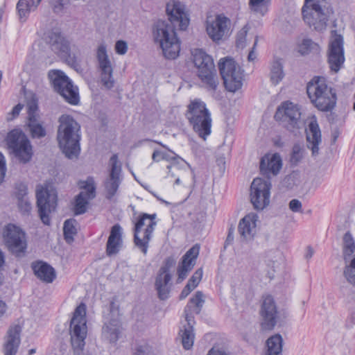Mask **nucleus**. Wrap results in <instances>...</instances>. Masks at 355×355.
<instances>
[{
  "mask_svg": "<svg viewBox=\"0 0 355 355\" xmlns=\"http://www.w3.org/2000/svg\"><path fill=\"white\" fill-rule=\"evenodd\" d=\"M169 21L159 20L153 27V35L156 42L162 48L164 56L167 59H175L180 51V43L177 37L173 23H179L181 30L189 25V19L185 12L184 5L172 0L166 4V8Z\"/></svg>",
  "mask_w": 355,
  "mask_h": 355,
  "instance_id": "obj_1",
  "label": "nucleus"
},
{
  "mask_svg": "<svg viewBox=\"0 0 355 355\" xmlns=\"http://www.w3.org/2000/svg\"><path fill=\"white\" fill-rule=\"evenodd\" d=\"M57 140L59 147L69 159L76 158L80 153V126L70 115L62 114L58 119Z\"/></svg>",
  "mask_w": 355,
  "mask_h": 355,
  "instance_id": "obj_2",
  "label": "nucleus"
},
{
  "mask_svg": "<svg viewBox=\"0 0 355 355\" xmlns=\"http://www.w3.org/2000/svg\"><path fill=\"white\" fill-rule=\"evenodd\" d=\"M306 92L311 103L320 111H331L336 104V94L324 77H314L308 83Z\"/></svg>",
  "mask_w": 355,
  "mask_h": 355,
  "instance_id": "obj_3",
  "label": "nucleus"
},
{
  "mask_svg": "<svg viewBox=\"0 0 355 355\" xmlns=\"http://www.w3.org/2000/svg\"><path fill=\"white\" fill-rule=\"evenodd\" d=\"M192 61L197 69V75L203 86L210 92H214L219 85L214 60L201 49L191 51Z\"/></svg>",
  "mask_w": 355,
  "mask_h": 355,
  "instance_id": "obj_4",
  "label": "nucleus"
},
{
  "mask_svg": "<svg viewBox=\"0 0 355 355\" xmlns=\"http://www.w3.org/2000/svg\"><path fill=\"white\" fill-rule=\"evenodd\" d=\"M186 117L195 132L206 140L211 132V117L206 104L200 99H194L187 106Z\"/></svg>",
  "mask_w": 355,
  "mask_h": 355,
  "instance_id": "obj_5",
  "label": "nucleus"
},
{
  "mask_svg": "<svg viewBox=\"0 0 355 355\" xmlns=\"http://www.w3.org/2000/svg\"><path fill=\"white\" fill-rule=\"evenodd\" d=\"M87 334L86 306L81 303L76 307L70 322L71 343L76 355L83 351Z\"/></svg>",
  "mask_w": 355,
  "mask_h": 355,
  "instance_id": "obj_6",
  "label": "nucleus"
},
{
  "mask_svg": "<svg viewBox=\"0 0 355 355\" xmlns=\"http://www.w3.org/2000/svg\"><path fill=\"white\" fill-rule=\"evenodd\" d=\"M156 217L155 214H141L134 227L135 245L144 255L147 254L149 243L157 225Z\"/></svg>",
  "mask_w": 355,
  "mask_h": 355,
  "instance_id": "obj_7",
  "label": "nucleus"
},
{
  "mask_svg": "<svg viewBox=\"0 0 355 355\" xmlns=\"http://www.w3.org/2000/svg\"><path fill=\"white\" fill-rule=\"evenodd\" d=\"M324 0H306L302 7L304 21L315 31L326 29L329 19L328 10Z\"/></svg>",
  "mask_w": 355,
  "mask_h": 355,
  "instance_id": "obj_8",
  "label": "nucleus"
},
{
  "mask_svg": "<svg viewBox=\"0 0 355 355\" xmlns=\"http://www.w3.org/2000/svg\"><path fill=\"white\" fill-rule=\"evenodd\" d=\"M218 69L227 90L235 92L243 85V74L240 66L232 58H221Z\"/></svg>",
  "mask_w": 355,
  "mask_h": 355,
  "instance_id": "obj_9",
  "label": "nucleus"
},
{
  "mask_svg": "<svg viewBox=\"0 0 355 355\" xmlns=\"http://www.w3.org/2000/svg\"><path fill=\"white\" fill-rule=\"evenodd\" d=\"M54 89L69 103L77 105L79 102L78 88L71 80L61 71L51 70L48 74Z\"/></svg>",
  "mask_w": 355,
  "mask_h": 355,
  "instance_id": "obj_10",
  "label": "nucleus"
},
{
  "mask_svg": "<svg viewBox=\"0 0 355 355\" xmlns=\"http://www.w3.org/2000/svg\"><path fill=\"white\" fill-rule=\"evenodd\" d=\"M6 141L9 149L23 163L29 162L33 155L32 146L26 135L19 130L10 131Z\"/></svg>",
  "mask_w": 355,
  "mask_h": 355,
  "instance_id": "obj_11",
  "label": "nucleus"
},
{
  "mask_svg": "<svg viewBox=\"0 0 355 355\" xmlns=\"http://www.w3.org/2000/svg\"><path fill=\"white\" fill-rule=\"evenodd\" d=\"M3 241L8 250L15 256L21 257L25 255L27 241L25 232L12 224H8L3 233Z\"/></svg>",
  "mask_w": 355,
  "mask_h": 355,
  "instance_id": "obj_12",
  "label": "nucleus"
},
{
  "mask_svg": "<svg viewBox=\"0 0 355 355\" xmlns=\"http://www.w3.org/2000/svg\"><path fill=\"white\" fill-rule=\"evenodd\" d=\"M45 40L55 54L65 58L69 63L75 62V56L71 53V43L59 29L54 28L48 31Z\"/></svg>",
  "mask_w": 355,
  "mask_h": 355,
  "instance_id": "obj_13",
  "label": "nucleus"
},
{
  "mask_svg": "<svg viewBox=\"0 0 355 355\" xmlns=\"http://www.w3.org/2000/svg\"><path fill=\"white\" fill-rule=\"evenodd\" d=\"M271 182L269 180L257 178L250 186V201L257 210H263L269 205Z\"/></svg>",
  "mask_w": 355,
  "mask_h": 355,
  "instance_id": "obj_14",
  "label": "nucleus"
},
{
  "mask_svg": "<svg viewBox=\"0 0 355 355\" xmlns=\"http://www.w3.org/2000/svg\"><path fill=\"white\" fill-rule=\"evenodd\" d=\"M171 177L175 178V184L193 189L195 186V175L189 165L182 158L178 157L167 166Z\"/></svg>",
  "mask_w": 355,
  "mask_h": 355,
  "instance_id": "obj_15",
  "label": "nucleus"
},
{
  "mask_svg": "<svg viewBox=\"0 0 355 355\" xmlns=\"http://www.w3.org/2000/svg\"><path fill=\"white\" fill-rule=\"evenodd\" d=\"M175 264V259L171 257H167L163 265L159 268L155 278V287L157 292L158 297L161 300L168 298L171 291L170 282L172 276L170 269Z\"/></svg>",
  "mask_w": 355,
  "mask_h": 355,
  "instance_id": "obj_16",
  "label": "nucleus"
},
{
  "mask_svg": "<svg viewBox=\"0 0 355 355\" xmlns=\"http://www.w3.org/2000/svg\"><path fill=\"white\" fill-rule=\"evenodd\" d=\"M37 206L40 218L44 225L50 224L49 214L56 206V196L38 185L36 189Z\"/></svg>",
  "mask_w": 355,
  "mask_h": 355,
  "instance_id": "obj_17",
  "label": "nucleus"
},
{
  "mask_svg": "<svg viewBox=\"0 0 355 355\" xmlns=\"http://www.w3.org/2000/svg\"><path fill=\"white\" fill-rule=\"evenodd\" d=\"M110 170L109 175L104 182L105 198L110 200L117 193L122 181L121 164L119 162L117 155H113L110 159Z\"/></svg>",
  "mask_w": 355,
  "mask_h": 355,
  "instance_id": "obj_18",
  "label": "nucleus"
},
{
  "mask_svg": "<svg viewBox=\"0 0 355 355\" xmlns=\"http://www.w3.org/2000/svg\"><path fill=\"white\" fill-rule=\"evenodd\" d=\"M96 58L100 71L101 81L107 89L114 87L113 67L108 57L106 45L101 44L96 51Z\"/></svg>",
  "mask_w": 355,
  "mask_h": 355,
  "instance_id": "obj_19",
  "label": "nucleus"
},
{
  "mask_svg": "<svg viewBox=\"0 0 355 355\" xmlns=\"http://www.w3.org/2000/svg\"><path fill=\"white\" fill-rule=\"evenodd\" d=\"M343 37L335 33L329 44L327 62L331 71L337 73L345 62Z\"/></svg>",
  "mask_w": 355,
  "mask_h": 355,
  "instance_id": "obj_20",
  "label": "nucleus"
},
{
  "mask_svg": "<svg viewBox=\"0 0 355 355\" xmlns=\"http://www.w3.org/2000/svg\"><path fill=\"white\" fill-rule=\"evenodd\" d=\"M78 185L85 191H81L76 197L73 208L75 215L85 213L89 200L94 199L96 196V185L93 178L89 177L85 181H80Z\"/></svg>",
  "mask_w": 355,
  "mask_h": 355,
  "instance_id": "obj_21",
  "label": "nucleus"
},
{
  "mask_svg": "<svg viewBox=\"0 0 355 355\" xmlns=\"http://www.w3.org/2000/svg\"><path fill=\"white\" fill-rule=\"evenodd\" d=\"M300 116L301 112L298 105L290 101L282 103L275 114V119L284 123L288 130L297 126Z\"/></svg>",
  "mask_w": 355,
  "mask_h": 355,
  "instance_id": "obj_22",
  "label": "nucleus"
},
{
  "mask_svg": "<svg viewBox=\"0 0 355 355\" xmlns=\"http://www.w3.org/2000/svg\"><path fill=\"white\" fill-rule=\"evenodd\" d=\"M260 315L261 317V327L264 331L272 330L277 323L278 311L276 303L271 295L263 297Z\"/></svg>",
  "mask_w": 355,
  "mask_h": 355,
  "instance_id": "obj_23",
  "label": "nucleus"
},
{
  "mask_svg": "<svg viewBox=\"0 0 355 355\" xmlns=\"http://www.w3.org/2000/svg\"><path fill=\"white\" fill-rule=\"evenodd\" d=\"M231 21L224 15H217L214 18L208 17L206 21V31L209 37L215 42L220 41L227 35Z\"/></svg>",
  "mask_w": 355,
  "mask_h": 355,
  "instance_id": "obj_24",
  "label": "nucleus"
},
{
  "mask_svg": "<svg viewBox=\"0 0 355 355\" xmlns=\"http://www.w3.org/2000/svg\"><path fill=\"white\" fill-rule=\"evenodd\" d=\"M200 247L195 245L191 248L182 257L181 263L178 268V282L184 279L189 271H191L196 264V259L199 254Z\"/></svg>",
  "mask_w": 355,
  "mask_h": 355,
  "instance_id": "obj_25",
  "label": "nucleus"
},
{
  "mask_svg": "<svg viewBox=\"0 0 355 355\" xmlns=\"http://www.w3.org/2000/svg\"><path fill=\"white\" fill-rule=\"evenodd\" d=\"M258 216L254 213L246 215L239 223V232L241 237L245 241L252 240L257 232Z\"/></svg>",
  "mask_w": 355,
  "mask_h": 355,
  "instance_id": "obj_26",
  "label": "nucleus"
},
{
  "mask_svg": "<svg viewBox=\"0 0 355 355\" xmlns=\"http://www.w3.org/2000/svg\"><path fill=\"white\" fill-rule=\"evenodd\" d=\"M31 268L35 276L44 283L51 284L56 278L55 269L46 262L42 261L33 262Z\"/></svg>",
  "mask_w": 355,
  "mask_h": 355,
  "instance_id": "obj_27",
  "label": "nucleus"
},
{
  "mask_svg": "<svg viewBox=\"0 0 355 355\" xmlns=\"http://www.w3.org/2000/svg\"><path fill=\"white\" fill-rule=\"evenodd\" d=\"M321 141V132L319 125L316 121H312L309 124V128L306 130V141L307 147L311 150L313 156L318 155V146Z\"/></svg>",
  "mask_w": 355,
  "mask_h": 355,
  "instance_id": "obj_28",
  "label": "nucleus"
},
{
  "mask_svg": "<svg viewBox=\"0 0 355 355\" xmlns=\"http://www.w3.org/2000/svg\"><path fill=\"white\" fill-rule=\"evenodd\" d=\"M188 309H189V305L184 310L185 320L187 322V325H184V329L180 330L182 344L186 350H189L193 347L195 337L193 333V317L189 313Z\"/></svg>",
  "mask_w": 355,
  "mask_h": 355,
  "instance_id": "obj_29",
  "label": "nucleus"
},
{
  "mask_svg": "<svg viewBox=\"0 0 355 355\" xmlns=\"http://www.w3.org/2000/svg\"><path fill=\"white\" fill-rule=\"evenodd\" d=\"M21 327L18 324L11 326L8 331L7 339L4 345L5 355H15L19 343Z\"/></svg>",
  "mask_w": 355,
  "mask_h": 355,
  "instance_id": "obj_30",
  "label": "nucleus"
},
{
  "mask_svg": "<svg viewBox=\"0 0 355 355\" xmlns=\"http://www.w3.org/2000/svg\"><path fill=\"white\" fill-rule=\"evenodd\" d=\"M122 244V230L119 224H116L111 228L110 234L106 245V253L108 256L116 254L119 252Z\"/></svg>",
  "mask_w": 355,
  "mask_h": 355,
  "instance_id": "obj_31",
  "label": "nucleus"
},
{
  "mask_svg": "<svg viewBox=\"0 0 355 355\" xmlns=\"http://www.w3.org/2000/svg\"><path fill=\"white\" fill-rule=\"evenodd\" d=\"M282 166V162L279 154L275 153L272 156L263 157L260 162V170L264 175H268L269 173L277 175Z\"/></svg>",
  "mask_w": 355,
  "mask_h": 355,
  "instance_id": "obj_32",
  "label": "nucleus"
},
{
  "mask_svg": "<svg viewBox=\"0 0 355 355\" xmlns=\"http://www.w3.org/2000/svg\"><path fill=\"white\" fill-rule=\"evenodd\" d=\"M120 327V322L118 320H111L109 322L105 323L103 328V337L110 343H115L119 338Z\"/></svg>",
  "mask_w": 355,
  "mask_h": 355,
  "instance_id": "obj_33",
  "label": "nucleus"
},
{
  "mask_svg": "<svg viewBox=\"0 0 355 355\" xmlns=\"http://www.w3.org/2000/svg\"><path fill=\"white\" fill-rule=\"evenodd\" d=\"M283 339L280 334L272 336L266 340V355H282Z\"/></svg>",
  "mask_w": 355,
  "mask_h": 355,
  "instance_id": "obj_34",
  "label": "nucleus"
},
{
  "mask_svg": "<svg viewBox=\"0 0 355 355\" xmlns=\"http://www.w3.org/2000/svg\"><path fill=\"white\" fill-rule=\"evenodd\" d=\"M28 127L33 138L40 139L46 135V128L39 118L28 120Z\"/></svg>",
  "mask_w": 355,
  "mask_h": 355,
  "instance_id": "obj_35",
  "label": "nucleus"
},
{
  "mask_svg": "<svg viewBox=\"0 0 355 355\" xmlns=\"http://www.w3.org/2000/svg\"><path fill=\"white\" fill-rule=\"evenodd\" d=\"M270 0H249L248 6L250 10L263 16L268 10Z\"/></svg>",
  "mask_w": 355,
  "mask_h": 355,
  "instance_id": "obj_36",
  "label": "nucleus"
},
{
  "mask_svg": "<svg viewBox=\"0 0 355 355\" xmlns=\"http://www.w3.org/2000/svg\"><path fill=\"white\" fill-rule=\"evenodd\" d=\"M283 66L280 60L273 61L270 69V80L273 84H278L284 78Z\"/></svg>",
  "mask_w": 355,
  "mask_h": 355,
  "instance_id": "obj_37",
  "label": "nucleus"
},
{
  "mask_svg": "<svg viewBox=\"0 0 355 355\" xmlns=\"http://www.w3.org/2000/svg\"><path fill=\"white\" fill-rule=\"evenodd\" d=\"M319 45L310 39H304L298 45V52L301 55H307L312 52H318Z\"/></svg>",
  "mask_w": 355,
  "mask_h": 355,
  "instance_id": "obj_38",
  "label": "nucleus"
},
{
  "mask_svg": "<svg viewBox=\"0 0 355 355\" xmlns=\"http://www.w3.org/2000/svg\"><path fill=\"white\" fill-rule=\"evenodd\" d=\"M75 223L76 220L74 219H68L64 223V236L68 243H71L73 241V236L77 233Z\"/></svg>",
  "mask_w": 355,
  "mask_h": 355,
  "instance_id": "obj_39",
  "label": "nucleus"
},
{
  "mask_svg": "<svg viewBox=\"0 0 355 355\" xmlns=\"http://www.w3.org/2000/svg\"><path fill=\"white\" fill-rule=\"evenodd\" d=\"M17 9L19 18L26 20L31 11L36 10L35 8H32L31 4L27 0H19L17 4Z\"/></svg>",
  "mask_w": 355,
  "mask_h": 355,
  "instance_id": "obj_40",
  "label": "nucleus"
},
{
  "mask_svg": "<svg viewBox=\"0 0 355 355\" xmlns=\"http://www.w3.org/2000/svg\"><path fill=\"white\" fill-rule=\"evenodd\" d=\"M282 254L279 252H269L266 258V263L267 266L272 271L275 272V269L279 266V260L281 259Z\"/></svg>",
  "mask_w": 355,
  "mask_h": 355,
  "instance_id": "obj_41",
  "label": "nucleus"
},
{
  "mask_svg": "<svg viewBox=\"0 0 355 355\" xmlns=\"http://www.w3.org/2000/svg\"><path fill=\"white\" fill-rule=\"evenodd\" d=\"M343 274L347 281L355 286V257L352 259L348 265L345 266Z\"/></svg>",
  "mask_w": 355,
  "mask_h": 355,
  "instance_id": "obj_42",
  "label": "nucleus"
},
{
  "mask_svg": "<svg viewBox=\"0 0 355 355\" xmlns=\"http://www.w3.org/2000/svg\"><path fill=\"white\" fill-rule=\"evenodd\" d=\"M304 148L300 144H295L292 149L290 161L293 164H297L304 157Z\"/></svg>",
  "mask_w": 355,
  "mask_h": 355,
  "instance_id": "obj_43",
  "label": "nucleus"
},
{
  "mask_svg": "<svg viewBox=\"0 0 355 355\" xmlns=\"http://www.w3.org/2000/svg\"><path fill=\"white\" fill-rule=\"evenodd\" d=\"M174 153L170 154L169 153L163 152L160 150H155L152 155V159L154 162H159L161 160H166L171 161V163L178 159V157H175Z\"/></svg>",
  "mask_w": 355,
  "mask_h": 355,
  "instance_id": "obj_44",
  "label": "nucleus"
},
{
  "mask_svg": "<svg viewBox=\"0 0 355 355\" xmlns=\"http://www.w3.org/2000/svg\"><path fill=\"white\" fill-rule=\"evenodd\" d=\"M203 297V293L201 291H197L195 295L190 299V303L196 306L195 311L197 314L200 313V309L205 302Z\"/></svg>",
  "mask_w": 355,
  "mask_h": 355,
  "instance_id": "obj_45",
  "label": "nucleus"
},
{
  "mask_svg": "<svg viewBox=\"0 0 355 355\" xmlns=\"http://www.w3.org/2000/svg\"><path fill=\"white\" fill-rule=\"evenodd\" d=\"M248 33L247 26H244L239 31L236 36V46L243 49L245 46L246 36Z\"/></svg>",
  "mask_w": 355,
  "mask_h": 355,
  "instance_id": "obj_46",
  "label": "nucleus"
},
{
  "mask_svg": "<svg viewBox=\"0 0 355 355\" xmlns=\"http://www.w3.org/2000/svg\"><path fill=\"white\" fill-rule=\"evenodd\" d=\"M28 120L39 118L37 114L38 107L35 101H31L27 105Z\"/></svg>",
  "mask_w": 355,
  "mask_h": 355,
  "instance_id": "obj_47",
  "label": "nucleus"
},
{
  "mask_svg": "<svg viewBox=\"0 0 355 355\" xmlns=\"http://www.w3.org/2000/svg\"><path fill=\"white\" fill-rule=\"evenodd\" d=\"M18 206L21 212L28 214L31 210V205L28 198H19Z\"/></svg>",
  "mask_w": 355,
  "mask_h": 355,
  "instance_id": "obj_48",
  "label": "nucleus"
},
{
  "mask_svg": "<svg viewBox=\"0 0 355 355\" xmlns=\"http://www.w3.org/2000/svg\"><path fill=\"white\" fill-rule=\"evenodd\" d=\"M115 51L119 55H125L128 51V44L123 40H118L115 44Z\"/></svg>",
  "mask_w": 355,
  "mask_h": 355,
  "instance_id": "obj_49",
  "label": "nucleus"
},
{
  "mask_svg": "<svg viewBox=\"0 0 355 355\" xmlns=\"http://www.w3.org/2000/svg\"><path fill=\"white\" fill-rule=\"evenodd\" d=\"M134 355H153L152 349L148 345L138 346Z\"/></svg>",
  "mask_w": 355,
  "mask_h": 355,
  "instance_id": "obj_50",
  "label": "nucleus"
},
{
  "mask_svg": "<svg viewBox=\"0 0 355 355\" xmlns=\"http://www.w3.org/2000/svg\"><path fill=\"white\" fill-rule=\"evenodd\" d=\"M302 202L297 199H293L289 202V209L293 212H302Z\"/></svg>",
  "mask_w": 355,
  "mask_h": 355,
  "instance_id": "obj_51",
  "label": "nucleus"
},
{
  "mask_svg": "<svg viewBox=\"0 0 355 355\" xmlns=\"http://www.w3.org/2000/svg\"><path fill=\"white\" fill-rule=\"evenodd\" d=\"M202 269L199 268L191 276V277L189 279V282L193 284L196 286L200 283L202 277Z\"/></svg>",
  "mask_w": 355,
  "mask_h": 355,
  "instance_id": "obj_52",
  "label": "nucleus"
},
{
  "mask_svg": "<svg viewBox=\"0 0 355 355\" xmlns=\"http://www.w3.org/2000/svg\"><path fill=\"white\" fill-rule=\"evenodd\" d=\"M355 246V241L349 232L345 234L343 236V248Z\"/></svg>",
  "mask_w": 355,
  "mask_h": 355,
  "instance_id": "obj_53",
  "label": "nucleus"
},
{
  "mask_svg": "<svg viewBox=\"0 0 355 355\" xmlns=\"http://www.w3.org/2000/svg\"><path fill=\"white\" fill-rule=\"evenodd\" d=\"M22 108H23V105L19 103L17 104V105H15L12 108V112L8 114V115L7 116V120L11 121L13 119H15L16 116H17L19 114V112H21Z\"/></svg>",
  "mask_w": 355,
  "mask_h": 355,
  "instance_id": "obj_54",
  "label": "nucleus"
},
{
  "mask_svg": "<svg viewBox=\"0 0 355 355\" xmlns=\"http://www.w3.org/2000/svg\"><path fill=\"white\" fill-rule=\"evenodd\" d=\"M6 161L3 155L0 152V183L3 182L6 174Z\"/></svg>",
  "mask_w": 355,
  "mask_h": 355,
  "instance_id": "obj_55",
  "label": "nucleus"
},
{
  "mask_svg": "<svg viewBox=\"0 0 355 355\" xmlns=\"http://www.w3.org/2000/svg\"><path fill=\"white\" fill-rule=\"evenodd\" d=\"M352 255L355 257V245L353 247L343 248V256L346 262Z\"/></svg>",
  "mask_w": 355,
  "mask_h": 355,
  "instance_id": "obj_56",
  "label": "nucleus"
},
{
  "mask_svg": "<svg viewBox=\"0 0 355 355\" xmlns=\"http://www.w3.org/2000/svg\"><path fill=\"white\" fill-rule=\"evenodd\" d=\"M26 190H27V189L25 185L21 184L19 186V191L17 193V197L18 200H19V198H27L26 197V194H27Z\"/></svg>",
  "mask_w": 355,
  "mask_h": 355,
  "instance_id": "obj_57",
  "label": "nucleus"
},
{
  "mask_svg": "<svg viewBox=\"0 0 355 355\" xmlns=\"http://www.w3.org/2000/svg\"><path fill=\"white\" fill-rule=\"evenodd\" d=\"M207 355H228L223 350L216 349L215 347L211 348Z\"/></svg>",
  "mask_w": 355,
  "mask_h": 355,
  "instance_id": "obj_58",
  "label": "nucleus"
},
{
  "mask_svg": "<svg viewBox=\"0 0 355 355\" xmlns=\"http://www.w3.org/2000/svg\"><path fill=\"white\" fill-rule=\"evenodd\" d=\"M257 39L255 40L253 48H252V49L250 51V52L248 54V61L252 62V61H254L256 59V54H255V53L254 51V49L255 48V46L257 45Z\"/></svg>",
  "mask_w": 355,
  "mask_h": 355,
  "instance_id": "obj_59",
  "label": "nucleus"
},
{
  "mask_svg": "<svg viewBox=\"0 0 355 355\" xmlns=\"http://www.w3.org/2000/svg\"><path fill=\"white\" fill-rule=\"evenodd\" d=\"M314 254V250L311 246H308L306 250L305 258L306 259H311Z\"/></svg>",
  "mask_w": 355,
  "mask_h": 355,
  "instance_id": "obj_60",
  "label": "nucleus"
},
{
  "mask_svg": "<svg viewBox=\"0 0 355 355\" xmlns=\"http://www.w3.org/2000/svg\"><path fill=\"white\" fill-rule=\"evenodd\" d=\"M6 309L7 306L6 303L3 300H0V317L6 313Z\"/></svg>",
  "mask_w": 355,
  "mask_h": 355,
  "instance_id": "obj_61",
  "label": "nucleus"
},
{
  "mask_svg": "<svg viewBox=\"0 0 355 355\" xmlns=\"http://www.w3.org/2000/svg\"><path fill=\"white\" fill-rule=\"evenodd\" d=\"M190 293L191 292L186 289V288L184 287L180 293V299L183 300L186 298L189 295Z\"/></svg>",
  "mask_w": 355,
  "mask_h": 355,
  "instance_id": "obj_62",
  "label": "nucleus"
},
{
  "mask_svg": "<svg viewBox=\"0 0 355 355\" xmlns=\"http://www.w3.org/2000/svg\"><path fill=\"white\" fill-rule=\"evenodd\" d=\"M186 289H187L189 291L191 292L193 289H195L197 286L194 285L193 284L188 282L187 285L184 286Z\"/></svg>",
  "mask_w": 355,
  "mask_h": 355,
  "instance_id": "obj_63",
  "label": "nucleus"
},
{
  "mask_svg": "<svg viewBox=\"0 0 355 355\" xmlns=\"http://www.w3.org/2000/svg\"><path fill=\"white\" fill-rule=\"evenodd\" d=\"M42 0H30V3L31 4L32 8H37L39 4L40 3Z\"/></svg>",
  "mask_w": 355,
  "mask_h": 355,
  "instance_id": "obj_64",
  "label": "nucleus"
}]
</instances>
